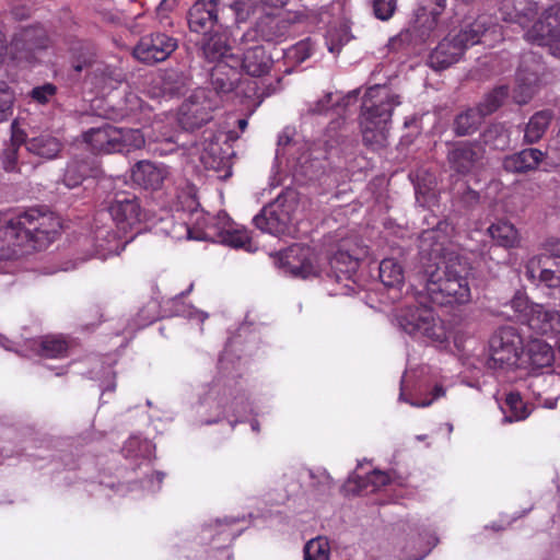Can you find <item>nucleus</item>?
<instances>
[{
	"label": "nucleus",
	"instance_id": "nucleus-27",
	"mask_svg": "<svg viewBox=\"0 0 560 560\" xmlns=\"http://www.w3.org/2000/svg\"><path fill=\"white\" fill-rule=\"evenodd\" d=\"M390 481L389 476L381 470H373L370 472L365 480H361L359 476L351 475L348 479L346 487L351 491L374 492L386 486Z\"/></svg>",
	"mask_w": 560,
	"mask_h": 560
},
{
	"label": "nucleus",
	"instance_id": "nucleus-34",
	"mask_svg": "<svg viewBox=\"0 0 560 560\" xmlns=\"http://www.w3.org/2000/svg\"><path fill=\"white\" fill-rule=\"evenodd\" d=\"M428 179L422 177V174L417 173L415 176V190L416 199L422 207H430L435 200V182L431 175H428Z\"/></svg>",
	"mask_w": 560,
	"mask_h": 560
},
{
	"label": "nucleus",
	"instance_id": "nucleus-30",
	"mask_svg": "<svg viewBox=\"0 0 560 560\" xmlns=\"http://www.w3.org/2000/svg\"><path fill=\"white\" fill-rule=\"evenodd\" d=\"M119 133L115 141L116 152H130L141 149L145 143V136L139 129L116 127Z\"/></svg>",
	"mask_w": 560,
	"mask_h": 560
},
{
	"label": "nucleus",
	"instance_id": "nucleus-52",
	"mask_svg": "<svg viewBox=\"0 0 560 560\" xmlns=\"http://www.w3.org/2000/svg\"><path fill=\"white\" fill-rule=\"evenodd\" d=\"M311 476L313 479H317V485L322 488L323 491L329 490L334 485L332 478L325 469L312 472Z\"/></svg>",
	"mask_w": 560,
	"mask_h": 560
},
{
	"label": "nucleus",
	"instance_id": "nucleus-3",
	"mask_svg": "<svg viewBox=\"0 0 560 560\" xmlns=\"http://www.w3.org/2000/svg\"><path fill=\"white\" fill-rule=\"evenodd\" d=\"M188 208L191 209V223H178L173 226L171 236L175 240L211 241L222 243L234 248H244L254 252L252 238L246 229L235 224L228 213L219 212L215 218L195 208V199L187 197Z\"/></svg>",
	"mask_w": 560,
	"mask_h": 560
},
{
	"label": "nucleus",
	"instance_id": "nucleus-53",
	"mask_svg": "<svg viewBox=\"0 0 560 560\" xmlns=\"http://www.w3.org/2000/svg\"><path fill=\"white\" fill-rule=\"evenodd\" d=\"M445 395V389L442 386L436 385L433 389V397L430 400H421V401H409L411 406L415 407H428L430 406L435 399L442 397Z\"/></svg>",
	"mask_w": 560,
	"mask_h": 560
},
{
	"label": "nucleus",
	"instance_id": "nucleus-63",
	"mask_svg": "<svg viewBox=\"0 0 560 560\" xmlns=\"http://www.w3.org/2000/svg\"><path fill=\"white\" fill-rule=\"evenodd\" d=\"M196 317L200 320V322H203L206 318H207V314L202 313V312H196Z\"/></svg>",
	"mask_w": 560,
	"mask_h": 560
},
{
	"label": "nucleus",
	"instance_id": "nucleus-55",
	"mask_svg": "<svg viewBox=\"0 0 560 560\" xmlns=\"http://www.w3.org/2000/svg\"><path fill=\"white\" fill-rule=\"evenodd\" d=\"M175 0H162L158 8V15L162 18L163 13L170 10Z\"/></svg>",
	"mask_w": 560,
	"mask_h": 560
},
{
	"label": "nucleus",
	"instance_id": "nucleus-9",
	"mask_svg": "<svg viewBox=\"0 0 560 560\" xmlns=\"http://www.w3.org/2000/svg\"><path fill=\"white\" fill-rule=\"evenodd\" d=\"M516 317L528 328L542 336H552L560 331V313L546 308L542 304L529 302L523 293H516L510 302Z\"/></svg>",
	"mask_w": 560,
	"mask_h": 560
},
{
	"label": "nucleus",
	"instance_id": "nucleus-15",
	"mask_svg": "<svg viewBox=\"0 0 560 560\" xmlns=\"http://www.w3.org/2000/svg\"><path fill=\"white\" fill-rule=\"evenodd\" d=\"M219 0H197L188 11L189 30L208 34L218 22Z\"/></svg>",
	"mask_w": 560,
	"mask_h": 560
},
{
	"label": "nucleus",
	"instance_id": "nucleus-59",
	"mask_svg": "<svg viewBox=\"0 0 560 560\" xmlns=\"http://www.w3.org/2000/svg\"><path fill=\"white\" fill-rule=\"evenodd\" d=\"M550 253L557 258L560 259V241L555 242L550 246Z\"/></svg>",
	"mask_w": 560,
	"mask_h": 560
},
{
	"label": "nucleus",
	"instance_id": "nucleus-64",
	"mask_svg": "<svg viewBox=\"0 0 560 560\" xmlns=\"http://www.w3.org/2000/svg\"><path fill=\"white\" fill-rule=\"evenodd\" d=\"M162 479H163V474L161 472H156L155 474V480H156V485L158 487L160 486V483L162 482Z\"/></svg>",
	"mask_w": 560,
	"mask_h": 560
},
{
	"label": "nucleus",
	"instance_id": "nucleus-18",
	"mask_svg": "<svg viewBox=\"0 0 560 560\" xmlns=\"http://www.w3.org/2000/svg\"><path fill=\"white\" fill-rule=\"evenodd\" d=\"M133 182L144 189H160L168 176V170L163 164H155L149 161H140L132 168Z\"/></svg>",
	"mask_w": 560,
	"mask_h": 560
},
{
	"label": "nucleus",
	"instance_id": "nucleus-62",
	"mask_svg": "<svg viewBox=\"0 0 560 560\" xmlns=\"http://www.w3.org/2000/svg\"><path fill=\"white\" fill-rule=\"evenodd\" d=\"M238 127L241 129V131H244L247 127V120L246 119H240L238 120Z\"/></svg>",
	"mask_w": 560,
	"mask_h": 560
},
{
	"label": "nucleus",
	"instance_id": "nucleus-10",
	"mask_svg": "<svg viewBox=\"0 0 560 560\" xmlns=\"http://www.w3.org/2000/svg\"><path fill=\"white\" fill-rule=\"evenodd\" d=\"M523 340L512 327L499 329L490 339V364L493 368L509 369L521 366L520 352Z\"/></svg>",
	"mask_w": 560,
	"mask_h": 560
},
{
	"label": "nucleus",
	"instance_id": "nucleus-61",
	"mask_svg": "<svg viewBox=\"0 0 560 560\" xmlns=\"http://www.w3.org/2000/svg\"><path fill=\"white\" fill-rule=\"evenodd\" d=\"M294 173H295V174H303V175H306V176H310V177H311V175L308 174V170H307V168H305V166H304V165H301V168H300V170H299V168L294 170Z\"/></svg>",
	"mask_w": 560,
	"mask_h": 560
},
{
	"label": "nucleus",
	"instance_id": "nucleus-41",
	"mask_svg": "<svg viewBox=\"0 0 560 560\" xmlns=\"http://www.w3.org/2000/svg\"><path fill=\"white\" fill-rule=\"evenodd\" d=\"M89 166L84 162L72 161L67 165L63 175V183L67 187L79 186L88 175Z\"/></svg>",
	"mask_w": 560,
	"mask_h": 560
},
{
	"label": "nucleus",
	"instance_id": "nucleus-46",
	"mask_svg": "<svg viewBox=\"0 0 560 560\" xmlns=\"http://www.w3.org/2000/svg\"><path fill=\"white\" fill-rule=\"evenodd\" d=\"M230 9L234 12L237 22L245 21L253 10V0H234Z\"/></svg>",
	"mask_w": 560,
	"mask_h": 560
},
{
	"label": "nucleus",
	"instance_id": "nucleus-24",
	"mask_svg": "<svg viewBox=\"0 0 560 560\" xmlns=\"http://www.w3.org/2000/svg\"><path fill=\"white\" fill-rule=\"evenodd\" d=\"M544 159V153L538 149H526L506 156L503 167L509 172L524 173L535 170Z\"/></svg>",
	"mask_w": 560,
	"mask_h": 560
},
{
	"label": "nucleus",
	"instance_id": "nucleus-8",
	"mask_svg": "<svg viewBox=\"0 0 560 560\" xmlns=\"http://www.w3.org/2000/svg\"><path fill=\"white\" fill-rule=\"evenodd\" d=\"M301 208L300 195L287 189L254 217L257 229L275 236L290 234L293 222Z\"/></svg>",
	"mask_w": 560,
	"mask_h": 560
},
{
	"label": "nucleus",
	"instance_id": "nucleus-39",
	"mask_svg": "<svg viewBox=\"0 0 560 560\" xmlns=\"http://www.w3.org/2000/svg\"><path fill=\"white\" fill-rule=\"evenodd\" d=\"M329 542L325 537L311 539L304 548L305 560H329Z\"/></svg>",
	"mask_w": 560,
	"mask_h": 560
},
{
	"label": "nucleus",
	"instance_id": "nucleus-29",
	"mask_svg": "<svg viewBox=\"0 0 560 560\" xmlns=\"http://www.w3.org/2000/svg\"><path fill=\"white\" fill-rule=\"evenodd\" d=\"M26 148L30 152L45 159H54L58 155L61 143L55 137L40 135L27 141Z\"/></svg>",
	"mask_w": 560,
	"mask_h": 560
},
{
	"label": "nucleus",
	"instance_id": "nucleus-37",
	"mask_svg": "<svg viewBox=\"0 0 560 560\" xmlns=\"http://www.w3.org/2000/svg\"><path fill=\"white\" fill-rule=\"evenodd\" d=\"M32 343L39 346V353L47 358H59L63 355L68 349L66 340L58 336L45 337L40 341L33 340Z\"/></svg>",
	"mask_w": 560,
	"mask_h": 560
},
{
	"label": "nucleus",
	"instance_id": "nucleus-26",
	"mask_svg": "<svg viewBox=\"0 0 560 560\" xmlns=\"http://www.w3.org/2000/svg\"><path fill=\"white\" fill-rule=\"evenodd\" d=\"M221 139L222 136H219L215 140L202 143L200 162L206 168L220 170L226 165L230 152L221 149L219 143Z\"/></svg>",
	"mask_w": 560,
	"mask_h": 560
},
{
	"label": "nucleus",
	"instance_id": "nucleus-6",
	"mask_svg": "<svg viewBox=\"0 0 560 560\" xmlns=\"http://www.w3.org/2000/svg\"><path fill=\"white\" fill-rule=\"evenodd\" d=\"M394 320L401 331L413 339L436 348H446L450 343V326L425 305L404 306L396 311Z\"/></svg>",
	"mask_w": 560,
	"mask_h": 560
},
{
	"label": "nucleus",
	"instance_id": "nucleus-32",
	"mask_svg": "<svg viewBox=\"0 0 560 560\" xmlns=\"http://www.w3.org/2000/svg\"><path fill=\"white\" fill-rule=\"evenodd\" d=\"M504 412V422H514L526 419L530 411L527 406L523 402L522 397L517 393H510L505 398L504 406L502 407Z\"/></svg>",
	"mask_w": 560,
	"mask_h": 560
},
{
	"label": "nucleus",
	"instance_id": "nucleus-13",
	"mask_svg": "<svg viewBox=\"0 0 560 560\" xmlns=\"http://www.w3.org/2000/svg\"><path fill=\"white\" fill-rule=\"evenodd\" d=\"M109 213L118 233L124 237H127V232L136 229L147 217L137 198L116 199L109 207Z\"/></svg>",
	"mask_w": 560,
	"mask_h": 560
},
{
	"label": "nucleus",
	"instance_id": "nucleus-17",
	"mask_svg": "<svg viewBox=\"0 0 560 560\" xmlns=\"http://www.w3.org/2000/svg\"><path fill=\"white\" fill-rule=\"evenodd\" d=\"M131 240L132 237H124L118 232L106 226L97 228L94 231L92 238L94 245L92 256L100 259H106L110 256L118 255Z\"/></svg>",
	"mask_w": 560,
	"mask_h": 560
},
{
	"label": "nucleus",
	"instance_id": "nucleus-45",
	"mask_svg": "<svg viewBox=\"0 0 560 560\" xmlns=\"http://www.w3.org/2000/svg\"><path fill=\"white\" fill-rule=\"evenodd\" d=\"M374 13L380 20H388L396 10V0H374Z\"/></svg>",
	"mask_w": 560,
	"mask_h": 560
},
{
	"label": "nucleus",
	"instance_id": "nucleus-2",
	"mask_svg": "<svg viewBox=\"0 0 560 560\" xmlns=\"http://www.w3.org/2000/svg\"><path fill=\"white\" fill-rule=\"evenodd\" d=\"M61 230L52 212L28 209L14 217H0V271L10 272L11 261L50 244Z\"/></svg>",
	"mask_w": 560,
	"mask_h": 560
},
{
	"label": "nucleus",
	"instance_id": "nucleus-43",
	"mask_svg": "<svg viewBox=\"0 0 560 560\" xmlns=\"http://www.w3.org/2000/svg\"><path fill=\"white\" fill-rule=\"evenodd\" d=\"M23 138L16 133L12 136L11 144L4 150L2 155V166L5 172H14L18 170L16 154L18 148L22 143Z\"/></svg>",
	"mask_w": 560,
	"mask_h": 560
},
{
	"label": "nucleus",
	"instance_id": "nucleus-57",
	"mask_svg": "<svg viewBox=\"0 0 560 560\" xmlns=\"http://www.w3.org/2000/svg\"><path fill=\"white\" fill-rule=\"evenodd\" d=\"M436 544V540L432 542L429 547L424 549V551L421 555H409L407 556V560H421L423 557L431 550V548Z\"/></svg>",
	"mask_w": 560,
	"mask_h": 560
},
{
	"label": "nucleus",
	"instance_id": "nucleus-47",
	"mask_svg": "<svg viewBox=\"0 0 560 560\" xmlns=\"http://www.w3.org/2000/svg\"><path fill=\"white\" fill-rule=\"evenodd\" d=\"M310 56H311V44L307 40L298 43L288 51V57L295 59L299 62L304 61Z\"/></svg>",
	"mask_w": 560,
	"mask_h": 560
},
{
	"label": "nucleus",
	"instance_id": "nucleus-60",
	"mask_svg": "<svg viewBox=\"0 0 560 560\" xmlns=\"http://www.w3.org/2000/svg\"><path fill=\"white\" fill-rule=\"evenodd\" d=\"M0 347L4 348L5 350H12L10 346V341L7 340L3 336L0 335Z\"/></svg>",
	"mask_w": 560,
	"mask_h": 560
},
{
	"label": "nucleus",
	"instance_id": "nucleus-22",
	"mask_svg": "<svg viewBox=\"0 0 560 560\" xmlns=\"http://www.w3.org/2000/svg\"><path fill=\"white\" fill-rule=\"evenodd\" d=\"M119 133L116 131V126L105 125L100 128L91 129L84 133V141L91 149L97 153H115L117 147L115 141Z\"/></svg>",
	"mask_w": 560,
	"mask_h": 560
},
{
	"label": "nucleus",
	"instance_id": "nucleus-38",
	"mask_svg": "<svg viewBox=\"0 0 560 560\" xmlns=\"http://www.w3.org/2000/svg\"><path fill=\"white\" fill-rule=\"evenodd\" d=\"M482 116L477 108L468 109L458 115L454 122L455 132L465 136L474 131L481 122Z\"/></svg>",
	"mask_w": 560,
	"mask_h": 560
},
{
	"label": "nucleus",
	"instance_id": "nucleus-42",
	"mask_svg": "<svg viewBox=\"0 0 560 560\" xmlns=\"http://www.w3.org/2000/svg\"><path fill=\"white\" fill-rule=\"evenodd\" d=\"M350 40L349 31L346 26L328 30L326 45L330 52L337 54L341 47Z\"/></svg>",
	"mask_w": 560,
	"mask_h": 560
},
{
	"label": "nucleus",
	"instance_id": "nucleus-19",
	"mask_svg": "<svg viewBox=\"0 0 560 560\" xmlns=\"http://www.w3.org/2000/svg\"><path fill=\"white\" fill-rule=\"evenodd\" d=\"M205 98V91H197L194 96L180 108L178 121L184 128L200 127L211 119L210 104L200 103Z\"/></svg>",
	"mask_w": 560,
	"mask_h": 560
},
{
	"label": "nucleus",
	"instance_id": "nucleus-23",
	"mask_svg": "<svg viewBox=\"0 0 560 560\" xmlns=\"http://www.w3.org/2000/svg\"><path fill=\"white\" fill-rule=\"evenodd\" d=\"M480 153L479 145L462 143L448 153V161L457 173L465 174L474 167Z\"/></svg>",
	"mask_w": 560,
	"mask_h": 560
},
{
	"label": "nucleus",
	"instance_id": "nucleus-4",
	"mask_svg": "<svg viewBox=\"0 0 560 560\" xmlns=\"http://www.w3.org/2000/svg\"><path fill=\"white\" fill-rule=\"evenodd\" d=\"M500 13L506 22L517 23L525 31L527 42L547 46L550 52L560 58V12L546 11L540 19L530 23L537 15V4L530 0H502Z\"/></svg>",
	"mask_w": 560,
	"mask_h": 560
},
{
	"label": "nucleus",
	"instance_id": "nucleus-5",
	"mask_svg": "<svg viewBox=\"0 0 560 560\" xmlns=\"http://www.w3.org/2000/svg\"><path fill=\"white\" fill-rule=\"evenodd\" d=\"M399 104L398 96L386 86L374 85L368 89L360 119L366 145L377 149L386 144L392 113Z\"/></svg>",
	"mask_w": 560,
	"mask_h": 560
},
{
	"label": "nucleus",
	"instance_id": "nucleus-56",
	"mask_svg": "<svg viewBox=\"0 0 560 560\" xmlns=\"http://www.w3.org/2000/svg\"><path fill=\"white\" fill-rule=\"evenodd\" d=\"M127 102L130 104V107H129L130 112H135L137 106L141 107L140 100L135 94H129L127 96Z\"/></svg>",
	"mask_w": 560,
	"mask_h": 560
},
{
	"label": "nucleus",
	"instance_id": "nucleus-54",
	"mask_svg": "<svg viewBox=\"0 0 560 560\" xmlns=\"http://www.w3.org/2000/svg\"><path fill=\"white\" fill-rule=\"evenodd\" d=\"M548 380H549L550 382H555V381H557V380H559V378H558V376H557V375H553V374H550V375H548V376H536V377L533 380V382H532L530 386H533V387H539L542 383H546Z\"/></svg>",
	"mask_w": 560,
	"mask_h": 560
},
{
	"label": "nucleus",
	"instance_id": "nucleus-36",
	"mask_svg": "<svg viewBox=\"0 0 560 560\" xmlns=\"http://www.w3.org/2000/svg\"><path fill=\"white\" fill-rule=\"evenodd\" d=\"M357 98H358L357 90L349 92L345 96H341L339 93H335V94L329 93V94L325 95L323 100H319L316 103L315 107L313 108V112L318 113V114L325 113L329 109V104H334L336 106L337 113H339V109L341 107L346 108L351 103H355Z\"/></svg>",
	"mask_w": 560,
	"mask_h": 560
},
{
	"label": "nucleus",
	"instance_id": "nucleus-40",
	"mask_svg": "<svg viewBox=\"0 0 560 560\" xmlns=\"http://www.w3.org/2000/svg\"><path fill=\"white\" fill-rule=\"evenodd\" d=\"M506 95L508 90L504 86H500L493 90L491 93L487 94L483 101L477 107L482 118L497 110L503 103Z\"/></svg>",
	"mask_w": 560,
	"mask_h": 560
},
{
	"label": "nucleus",
	"instance_id": "nucleus-31",
	"mask_svg": "<svg viewBox=\"0 0 560 560\" xmlns=\"http://www.w3.org/2000/svg\"><path fill=\"white\" fill-rule=\"evenodd\" d=\"M380 279L385 287L399 288L405 280L401 265L393 258L383 259L380 264Z\"/></svg>",
	"mask_w": 560,
	"mask_h": 560
},
{
	"label": "nucleus",
	"instance_id": "nucleus-7",
	"mask_svg": "<svg viewBox=\"0 0 560 560\" xmlns=\"http://www.w3.org/2000/svg\"><path fill=\"white\" fill-rule=\"evenodd\" d=\"M486 25L487 18L479 16L474 22L465 23L458 32L450 33L430 54L429 66L434 70H444L456 63L468 47L480 43L487 32Z\"/></svg>",
	"mask_w": 560,
	"mask_h": 560
},
{
	"label": "nucleus",
	"instance_id": "nucleus-11",
	"mask_svg": "<svg viewBox=\"0 0 560 560\" xmlns=\"http://www.w3.org/2000/svg\"><path fill=\"white\" fill-rule=\"evenodd\" d=\"M176 48L175 38L156 33L142 37L133 49V56L141 62L153 65L164 61Z\"/></svg>",
	"mask_w": 560,
	"mask_h": 560
},
{
	"label": "nucleus",
	"instance_id": "nucleus-16",
	"mask_svg": "<svg viewBox=\"0 0 560 560\" xmlns=\"http://www.w3.org/2000/svg\"><path fill=\"white\" fill-rule=\"evenodd\" d=\"M243 58H238V67L252 77H261L269 72L272 59L258 42L244 43L242 39Z\"/></svg>",
	"mask_w": 560,
	"mask_h": 560
},
{
	"label": "nucleus",
	"instance_id": "nucleus-12",
	"mask_svg": "<svg viewBox=\"0 0 560 560\" xmlns=\"http://www.w3.org/2000/svg\"><path fill=\"white\" fill-rule=\"evenodd\" d=\"M281 264L285 271L294 277L308 278L319 271L315 253L305 246L294 245L281 255Z\"/></svg>",
	"mask_w": 560,
	"mask_h": 560
},
{
	"label": "nucleus",
	"instance_id": "nucleus-20",
	"mask_svg": "<svg viewBox=\"0 0 560 560\" xmlns=\"http://www.w3.org/2000/svg\"><path fill=\"white\" fill-rule=\"evenodd\" d=\"M205 57L211 62H224L230 68L238 67V57L230 54V47L224 35L215 34L209 37L202 46Z\"/></svg>",
	"mask_w": 560,
	"mask_h": 560
},
{
	"label": "nucleus",
	"instance_id": "nucleus-50",
	"mask_svg": "<svg viewBox=\"0 0 560 560\" xmlns=\"http://www.w3.org/2000/svg\"><path fill=\"white\" fill-rule=\"evenodd\" d=\"M152 128L153 130H158L160 132V135L154 137L147 135L152 141H173V132L167 128H164L161 120H155L152 125Z\"/></svg>",
	"mask_w": 560,
	"mask_h": 560
},
{
	"label": "nucleus",
	"instance_id": "nucleus-25",
	"mask_svg": "<svg viewBox=\"0 0 560 560\" xmlns=\"http://www.w3.org/2000/svg\"><path fill=\"white\" fill-rule=\"evenodd\" d=\"M527 366L532 371L550 368L555 360L552 347L539 339H534L526 347Z\"/></svg>",
	"mask_w": 560,
	"mask_h": 560
},
{
	"label": "nucleus",
	"instance_id": "nucleus-1",
	"mask_svg": "<svg viewBox=\"0 0 560 560\" xmlns=\"http://www.w3.org/2000/svg\"><path fill=\"white\" fill-rule=\"evenodd\" d=\"M453 226L447 221H440L434 229L425 230L419 238L420 268L417 273L419 294L439 305L464 304L470 301V288L466 278L455 270V264L445 260L444 250L452 234Z\"/></svg>",
	"mask_w": 560,
	"mask_h": 560
},
{
	"label": "nucleus",
	"instance_id": "nucleus-48",
	"mask_svg": "<svg viewBox=\"0 0 560 560\" xmlns=\"http://www.w3.org/2000/svg\"><path fill=\"white\" fill-rule=\"evenodd\" d=\"M56 92V88L52 84H45L37 86L32 91V97L38 103H46L50 96Z\"/></svg>",
	"mask_w": 560,
	"mask_h": 560
},
{
	"label": "nucleus",
	"instance_id": "nucleus-44",
	"mask_svg": "<svg viewBox=\"0 0 560 560\" xmlns=\"http://www.w3.org/2000/svg\"><path fill=\"white\" fill-rule=\"evenodd\" d=\"M14 101V93L5 82H0V121L7 117Z\"/></svg>",
	"mask_w": 560,
	"mask_h": 560
},
{
	"label": "nucleus",
	"instance_id": "nucleus-21",
	"mask_svg": "<svg viewBox=\"0 0 560 560\" xmlns=\"http://www.w3.org/2000/svg\"><path fill=\"white\" fill-rule=\"evenodd\" d=\"M285 35V25L276 18L266 16L261 19L255 28L243 35L244 43L257 42L260 37L266 42H280Z\"/></svg>",
	"mask_w": 560,
	"mask_h": 560
},
{
	"label": "nucleus",
	"instance_id": "nucleus-28",
	"mask_svg": "<svg viewBox=\"0 0 560 560\" xmlns=\"http://www.w3.org/2000/svg\"><path fill=\"white\" fill-rule=\"evenodd\" d=\"M489 235L500 246L511 248L520 243L518 231L508 221H499L488 228Z\"/></svg>",
	"mask_w": 560,
	"mask_h": 560
},
{
	"label": "nucleus",
	"instance_id": "nucleus-51",
	"mask_svg": "<svg viewBox=\"0 0 560 560\" xmlns=\"http://www.w3.org/2000/svg\"><path fill=\"white\" fill-rule=\"evenodd\" d=\"M540 280L548 287H556L560 283V269L546 268L540 272Z\"/></svg>",
	"mask_w": 560,
	"mask_h": 560
},
{
	"label": "nucleus",
	"instance_id": "nucleus-58",
	"mask_svg": "<svg viewBox=\"0 0 560 560\" xmlns=\"http://www.w3.org/2000/svg\"><path fill=\"white\" fill-rule=\"evenodd\" d=\"M559 398H546L544 399V401L541 402V406L547 408V409H553L557 407V402H558Z\"/></svg>",
	"mask_w": 560,
	"mask_h": 560
},
{
	"label": "nucleus",
	"instance_id": "nucleus-35",
	"mask_svg": "<svg viewBox=\"0 0 560 560\" xmlns=\"http://www.w3.org/2000/svg\"><path fill=\"white\" fill-rule=\"evenodd\" d=\"M551 120L549 112L536 113L528 121L525 129V140L529 143L537 142L547 130Z\"/></svg>",
	"mask_w": 560,
	"mask_h": 560
},
{
	"label": "nucleus",
	"instance_id": "nucleus-49",
	"mask_svg": "<svg viewBox=\"0 0 560 560\" xmlns=\"http://www.w3.org/2000/svg\"><path fill=\"white\" fill-rule=\"evenodd\" d=\"M294 130L290 127L284 128L278 137L277 158L285 154L284 148L290 145Z\"/></svg>",
	"mask_w": 560,
	"mask_h": 560
},
{
	"label": "nucleus",
	"instance_id": "nucleus-14",
	"mask_svg": "<svg viewBox=\"0 0 560 560\" xmlns=\"http://www.w3.org/2000/svg\"><path fill=\"white\" fill-rule=\"evenodd\" d=\"M365 255L363 248L353 250L349 254L342 249L338 250L330 260L332 272L329 278L335 279L337 283L345 281L340 290H336L334 294H348L352 287L351 279L359 267V260Z\"/></svg>",
	"mask_w": 560,
	"mask_h": 560
},
{
	"label": "nucleus",
	"instance_id": "nucleus-33",
	"mask_svg": "<svg viewBox=\"0 0 560 560\" xmlns=\"http://www.w3.org/2000/svg\"><path fill=\"white\" fill-rule=\"evenodd\" d=\"M155 447L149 440L139 436H130L124 445L122 452L127 458L142 457L150 459L154 455Z\"/></svg>",
	"mask_w": 560,
	"mask_h": 560
}]
</instances>
